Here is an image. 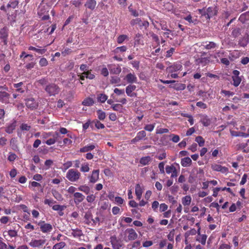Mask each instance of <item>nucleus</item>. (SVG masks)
Returning a JSON list of instances; mask_svg holds the SVG:
<instances>
[{
    "mask_svg": "<svg viewBox=\"0 0 249 249\" xmlns=\"http://www.w3.org/2000/svg\"><path fill=\"white\" fill-rule=\"evenodd\" d=\"M20 128L22 131H29L31 128V126L26 124H22L20 125Z\"/></svg>",
    "mask_w": 249,
    "mask_h": 249,
    "instance_id": "nucleus-53",
    "label": "nucleus"
},
{
    "mask_svg": "<svg viewBox=\"0 0 249 249\" xmlns=\"http://www.w3.org/2000/svg\"><path fill=\"white\" fill-rule=\"evenodd\" d=\"M95 199V196L93 195H91L89 196H87V200L88 202H93Z\"/></svg>",
    "mask_w": 249,
    "mask_h": 249,
    "instance_id": "nucleus-61",
    "label": "nucleus"
},
{
    "mask_svg": "<svg viewBox=\"0 0 249 249\" xmlns=\"http://www.w3.org/2000/svg\"><path fill=\"white\" fill-rule=\"evenodd\" d=\"M25 105L28 108L31 110L35 109L38 107V103L33 98H30L26 99Z\"/></svg>",
    "mask_w": 249,
    "mask_h": 249,
    "instance_id": "nucleus-4",
    "label": "nucleus"
},
{
    "mask_svg": "<svg viewBox=\"0 0 249 249\" xmlns=\"http://www.w3.org/2000/svg\"><path fill=\"white\" fill-rule=\"evenodd\" d=\"M78 189L79 191L85 193L86 194H89L90 192L89 187L86 185L80 186Z\"/></svg>",
    "mask_w": 249,
    "mask_h": 249,
    "instance_id": "nucleus-34",
    "label": "nucleus"
},
{
    "mask_svg": "<svg viewBox=\"0 0 249 249\" xmlns=\"http://www.w3.org/2000/svg\"><path fill=\"white\" fill-rule=\"evenodd\" d=\"M170 137H172L171 140L174 142H178L180 140L179 136L177 135L172 134L170 135Z\"/></svg>",
    "mask_w": 249,
    "mask_h": 249,
    "instance_id": "nucleus-59",
    "label": "nucleus"
},
{
    "mask_svg": "<svg viewBox=\"0 0 249 249\" xmlns=\"http://www.w3.org/2000/svg\"><path fill=\"white\" fill-rule=\"evenodd\" d=\"M71 234L74 237H80L82 235V231L81 230H79L78 229L72 230V232H71Z\"/></svg>",
    "mask_w": 249,
    "mask_h": 249,
    "instance_id": "nucleus-32",
    "label": "nucleus"
},
{
    "mask_svg": "<svg viewBox=\"0 0 249 249\" xmlns=\"http://www.w3.org/2000/svg\"><path fill=\"white\" fill-rule=\"evenodd\" d=\"M39 63L41 67L46 66L48 64V61L47 60V59L45 58H41L39 61Z\"/></svg>",
    "mask_w": 249,
    "mask_h": 249,
    "instance_id": "nucleus-55",
    "label": "nucleus"
},
{
    "mask_svg": "<svg viewBox=\"0 0 249 249\" xmlns=\"http://www.w3.org/2000/svg\"><path fill=\"white\" fill-rule=\"evenodd\" d=\"M211 167L213 170L221 172L222 173H225L228 171L227 167H223L221 165L217 164H212Z\"/></svg>",
    "mask_w": 249,
    "mask_h": 249,
    "instance_id": "nucleus-9",
    "label": "nucleus"
},
{
    "mask_svg": "<svg viewBox=\"0 0 249 249\" xmlns=\"http://www.w3.org/2000/svg\"><path fill=\"white\" fill-rule=\"evenodd\" d=\"M175 168H176V167L173 165H167L165 167L166 172L167 174H170V173L173 172Z\"/></svg>",
    "mask_w": 249,
    "mask_h": 249,
    "instance_id": "nucleus-50",
    "label": "nucleus"
},
{
    "mask_svg": "<svg viewBox=\"0 0 249 249\" xmlns=\"http://www.w3.org/2000/svg\"><path fill=\"white\" fill-rule=\"evenodd\" d=\"M45 90L50 96H55L60 91L59 87L54 83H51L47 85Z\"/></svg>",
    "mask_w": 249,
    "mask_h": 249,
    "instance_id": "nucleus-2",
    "label": "nucleus"
},
{
    "mask_svg": "<svg viewBox=\"0 0 249 249\" xmlns=\"http://www.w3.org/2000/svg\"><path fill=\"white\" fill-rule=\"evenodd\" d=\"M126 231L128 233L127 238L128 240H134L138 237V234L133 229H127Z\"/></svg>",
    "mask_w": 249,
    "mask_h": 249,
    "instance_id": "nucleus-10",
    "label": "nucleus"
},
{
    "mask_svg": "<svg viewBox=\"0 0 249 249\" xmlns=\"http://www.w3.org/2000/svg\"><path fill=\"white\" fill-rule=\"evenodd\" d=\"M96 4L95 0H87L84 6L91 10H93L95 8Z\"/></svg>",
    "mask_w": 249,
    "mask_h": 249,
    "instance_id": "nucleus-15",
    "label": "nucleus"
},
{
    "mask_svg": "<svg viewBox=\"0 0 249 249\" xmlns=\"http://www.w3.org/2000/svg\"><path fill=\"white\" fill-rule=\"evenodd\" d=\"M66 208L65 205H55L52 207L54 211H62Z\"/></svg>",
    "mask_w": 249,
    "mask_h": 249,
    "instance_id": "nucleus-44",
    "label": "nucleus"
},
{
    "mask_svg": "<svg viewBox=\"0 0 249 249\" xmlns=\"http://www.w3.org/2000/svg\"><path fill=\"white\" fill-rule=\"evenodd\" d=\"M125 79H126L129 83H135L137 81L136 76L134 74L131 73L127 74L125 77Z\"/></svg>",
    "mask_w": 249,
    "mask_h": 249,
    "instance_id": "nucleus-19",
    "label": "nucleus"
},
{
    "mask_svg": "<svg viewBox=\"0 0 249 249\" xmlns=\"http://www.w3.org/2000/svg\"><path fill=\"white\" fill-rule=\"evenodd\" d=\"M10 95L5 91H0V102L7 104L9 103Z\"/></svg>",
    "mask_w": 249,
    "mask_h": 249,
    "instance_id": "nucleus-6",
    "label": "nucleus"
},
{
    "mask_svg": "<svg viewBox=\"0 0 249 249\" xmlns=\"http://www.w3.org/2000/svg\"><path fill=\"white\" fill-rule=\"evenodd\" d=\"M45 242V239H33L29 243V245L33 248H39L43 246Z\"/></svg>",
    "mask_w": 249,
    "mask_h": 249,
    "instance_id": "nucleus-7",
    "label": "nucleus"
},
{
    "mask_svg": "<svg viewBox=\"0 0 249 249\" xmlns=\"http://www.w3.org/2000/svg\"><path fill=\"white\" fill-rule=\"evenodd\" d=\"M120 81V78L117 76L112 77L110 80V82L112 84H118Z\"/></svg>",
    "mask_w": 249,
    "mask_h": 249,
    "instance_id": "nucleus-54",
    "label": "nucleus"
},
{
    "mask_svg": "<svg viewBox=\"0 0 249 249\" xmlns=\"http://www.w3.org/2000/svg\"><path fill=\"white\" fill-rule=\"evenodd\" d=\"M39 225L41 231L44 233L50 232L53 230L52 225L49 223H45L44 221L39 222Z\"/></svg>",
    "mask_w": 249,
    "mask_h": 249,
    "instance_id": "nucleus-5",
    "label": "nucleus"
},
{
    "mask_svg": "<svg viewBox=\"0 0 249 249\" xmlns=\"http://www.w3.org/2000/svg\"><path fill=\"white\" fill-rule=\"evenodd\" d=\"M202 46L206 50L213 49L217 47V44L213 41L204 43Z\"/></svg>",
    "mask_w": 249,
    "mask_h": 249,
    "instance_id": "nucleus-17",
    "label": "nucleus"
},
{
    "mask_svg": "<svg viewBox=\"0 0 249 249\" xmlns=\"http://www.w3.org/2000/svg\"><path fill=\"white\" fill-rule=\"evenodd\" d=\"M99 170H94L92 171L91 175L89 176V181L91 183L96 182L99 179Z\"/></svg>",
    "mask_w": 249,
    "mask_h": 249,
    "instance_id": "nucleus-8",
    "label": "nucleus"
},
{
    "mask_svg": "<svg viewBox=\"0 0 249 249\" xmlns=\"http://www.w3.org/2000/svg\"><path fill=\"white\" fill-rule=\"evenodd\" d=\"M182 68V66L180 64H174L172 66H170L167 68L166 70L170 73L177 71L180 70Z\"/></svg>",
    "mask_w": 249,
    "mask_h": 249,
    "instance_id": "nucleus-14",
    "label": "nucleus"
},
{
    "mask_svg": "<svg viewBox=\"0 0 249 249\" xmlns=\"http://www.w3.org/2000/svg\"><path fill=\"white\" fill-rule=\"evenodd\" d=\"M16 126V123L14 122L10 125H9L6 128V132L9 134H11L13 132V130L15 129Z\"/></svg>",
    "mask_w": 249,
    "mask_h": 249,
    "instance_id": "nucleus-27",
    "label": "nucleus"
},
{
    "mask_svg": "<svg viewBox=\"0 0 249 249\" xmlns=\"http://www.w3.org/2000/svg\"><path fill=\"white\" fill-rule=\"evenodd\" d=\"M74 201L76 204L81 202L85 198V196L80 193L76 192L73 194Z\"/></svg>",
    "mask_w": 249,
    "mask_h": 249,
    "instance_id": "nucleus-12",
    "label": "nucleus"
},
{
    "mask_svg": "<svg viewBox=\"0 0 249 249\" xmlns=\"http://www.w3.org/2000/svg\"><path fill=\"white\" fill-rule=\"evenodd\" d=\"M94 104L93 100L91 98H87L85 99L82 102V104L84 106H90Z\"/></svg>",
    "mask_w": 249,
    "mask_h": 249,
    "instance_id": "nucleus-28",
    "label": "nucleus"
},
{
    "mask_svg": "<svg viewBox=\"0 0 249 249\" xmlns=\"http://www.w3.org/2000/svg\"><path fill=\"white\" fill-rule=\"evenodd\" d=\"M142 192V189L141 188L140 185L137 184L135 187V194L138 200L141 199Z\"/></svg>",
    "mask_w": 249,
    "mask_h": 249,
    "instance_id": "nucleus-21",
    "label": "nucleus"
},
{
    "mask_svg": "<svg viewBox=\"0 0 249 249\" xmlns=\"http://www.w3.org/2000/svg\"><path fill=\"white\" fill-rule=\"evenodd\" d=\"M8 36L7 32L6 30L4 28L0 30V38L5 40ZM5 44H6L5 40L4 41Z\"/></svg>",
    "mask_w": 249,
    "mask_h": 249,
    "instance_id": "nucleus-33",
    "label": "nucleus"
},
{
    "mask_svg": "<svg viewBox=\"0 0 249 249\" xmlns=\"http://www.w3.org/2000/svg\"><path fill=\"white\" fill-rule=\"evenodd\" d=\"M98 118L100 120H104L106 118V113L105 112L101 110H98L97 111Z\"/></svg>",
    "mask_w": 249,
    "mask_h": 249,
    "instance_id": "nucleus-39",
    "label": "nucleus"
},
{
    "mask_svg": "<svg viewBox=\"0 0 249 249\" xmlns=\"http://www.w3.org/2000/svg\"><path fill=\"white\" fill-rule=\"evenodd\" d=\"M110 242L113 249H120L124 245L123 240L114 235L110 237Z\"/></svg>",
    "mask_w": 249,
    "mask_h": 249,
    "instance_id": "nucleus-3",
    "label": "nucleus"
},
{
    "mask_svg": "<svg viewBox=\"0 0 249 249\" xmlns=\"http://www.w3.org/2000/svg\"><path fill=\"white\" fill-rule=\"evenodd\" d=\"M1 237H0V249H9L7 245L1 241Z\"/></svg>",
    "mask_w": 249,
    "mask_h": 249,
    "instance_id": "nucleus-64",
    "label": "nucleus"
},
{
    "mask_svg": "<svg viewBox=\"0 0 249 249\" xmlns=\"http://www.w3.org/2000/svg\"><path fill=\"white\" fill-rule=\"evenodd\" d=\"M191 202V197L190 196H186L182 198V203L184 205H189Z\"/></svg>",
    "mask_w": 249,
    "mask_h": 249,
    "instance_id": "nucleus-30",
    "label": "nucleus"
},
{
    "mask_svg": "<svg viewBox=\"0 0 249 249\" xmlns=\"http://www.w3.org/2000/svg\"><path fill=\"white\" fill-rule=\"evenodd\" d=\"M8 234L11 237L17 236V232L15 230H9L8 231Z\"/></svg>",
    "mask_w": 249,
    "mask_h": 249,
    "instance_id": "nucleus-62",
    "label": "nucleus"
},
{
    "mask_svg": "<svg viewBox=\"0 0 249 249\" xmlns=\"http://www.w3.org/2000/svg\"><path fill=\"white\" fill-rule=\"evenodd\" d=\"M241 34V29L235 28L233 29L231 35L234 37H237Z\"/></svg>",
    "mask_w": 249,
    "mask_h": 249,
    "instance_id": "nucleus-38",
    "label": "nucleus"
},
{
    "mask_svg": "<svg viewBox=\"0 0 249 249\" xmlns=\"http://www.w3.org/2000/svg\"><path fill=\"white\" fill-rule=\"evenodd\" d=\"M180 163L183 167H188L191 165L192 160L189 157H185L181 159Z\"/></svg>",
    "mask_w": 249,
    "mask_h": 249,
    "instance_id": "nucleus-20",
    "label": "nucleus"
},
{
    "mask_svg": "<svg viewBox=\"0 0 249 249\" xmlns=\"http://www.w3.org/2000/svg\"><path fill=\"white\" fill-rule=\"evenodd\" d=\"M23 85L22 82H19L17 84H15L14 85V86L15 88H17V91L18 92H19L20 93H23L24 92V90L22 89L21 88H20V87Z\"/></svg>",
    "mask_w": 249,
    "mask_h": 249,
    "instance_id": "nucleus-45",
    "label": "nucleus"
},
{
    "mask_svg": "<svg viewBox=\"0 0 249 249\" xmlns=\"http://www.w3.org/2000/svg\"><path fill=\"white\" fill-rule=\"evenodd\" d=\"M164 164L165 163L164 162H161L159 164L158 167L161 174H164L165 173L164 169Z\"/></svg>",
    "mask_w": 249,
    "mask_h": 249,
    "instance_id": "nucleus-56",
    "label": "nucleus"
},
{
    "mask_svg": "<svg viewBox=\"0 0 249 249\" xmlns=\"http://www.w3.org/2000/svg\"><path fill=\"white\" fill-rule=\"evenodd\" d=\"M111 107L115 111H118L120 112H123V107L121 104H113Z\"/></svg>",
    "mask_w": 249,
    "mask_h": 249,
    "instance_id": "nucleus-29",
    "label": "nucleus"
},
{
    "mask_svg": "<svg viewBox=\"0 0 249 249\" xmlns=\"http://www.w3.org/2000/svg\"><path fill=\"white\" fill-rule=\"evenodd\" d=\"M17 158V155L14 153H10L8 157V160L10 161H14Z\"/></svg>",
    "mask_w": 249,
    "mask_h": 249,
    "instance_id": "nucleus-63",
    "label": "nucleus"
},
{
    "mask_svg": "<svg viewBox=\"0 0 249 249\" xmlns=\"http://www.w3.org/2000/svg\"><path fill=\"white\" fill-rule=\"evenodd\" d=\"M197 61L199 63H201L205 65L209 63V59L206 57H201L199 58Z\"/></svg>",
    "mask_w": 249,
    "mask_h": 249,
    "instance_id": "nucleus-48",
    "label": "nucleus"
},
{
    "mask_svg": "<svg viewBox=\"0 0 249 249\" xmlns=\"http://www.w3.org/2000/svg\"><path fill=\"white\" fill-rule=\"evenodd\" d=\"M136 86L129 85L126 88V93L128 96L132 97L134 96L132 93V91L136 89Z\"/></svg>",
    "mask_w": 249,
    "mask_h": 249,
    "instance_id": "nucleus-22",
    "label": "nucleus"
},
{
    "mask_svg": "<svg viewBox=\"0 0 249 249\" xmlns=\"http://www.w3.org/2000/svg\"><path fill=\"white\" fill-rule=\"evenodd\" d=\"M146 135V132L144 130H142L137 133L136 137H137V139L140 141L145 137Z\"/></svg>",
    "mask_w": 249,
    "mask_h": 249,
    "instance_id": "nucleus-43",
    "label": "nucleus"
},
{
    "mask_svg": "<svg viewBox=\"0 0 249 249\" xmlns=\"http://www.w3.org/2000/svg\"><path fill=\"white\" fill-rule=\"evenodd\" d=\"M239 20L242 23H245L249 20V12H246L240 15Z\"/></svg>",
    "mask_w": 249,
    "mask_h": 249,
    "instance_id": "nucleus-25",
    "label": "nucleus"
},
{
    "mask_svg": "<svg viewBox=\"0 0 249 249\" xmlns=\"http://www.w3.org/2000/svg\"><path fill=\"white\" fill-rule=\"evenodd\" d=\"M207 237V236L206 234H203L201 235V237L200 238H197L196 240V241H198L199 242H200L201 243V244L204 245L206 243Z\"/></svg>",
    "mask_w": 249,
    "mask_h": 249,
    "instance_id": "nucleus-46",
    "label": "nucleus"
},
{
    "mask_svg": "<svg viewBox=\"0 0 249 249\" xmlns=\"http://www.w3.org/2000/svg\"><path fill=\"white\" fill-rule=\"evenodd\" d=\"M52 193L54 197L58 201H61L63 200L62 196L56 190L53 189Z\"/></svg>",
    "mask_w": 249,
    "mask_h": 249,
    "instance_id": "nucleus-24",
    "label": "nucleus"
},
{
    "mask_svg": "<svg viewBox=\"0 0 249 249\" xmlns=\"http://www.w3.org/2000/svg\"><path fill=\"white\" fill-rule=\"evenodd\" d=\"M80 171L82 172H88L89 171V168L88 163L82 164Z\"/></svg>",
    "mask_w": 249,
    "mask_h": 249,
    "instance_id": "nucleus-47",
    "label": "nucleus"
},
{
    "mask_svg": "<svg viewBox=\"0 0 249 249\" xmlns=\"http://www.w3.org/2000/svg\"><path fill=\"white\" fill-rule=\"evenodd\" d=\"M207 19H210L211 18L216 15L217 10L215 7H209L207 9Z\"/></svg>",
    "mask_w": 249,
    "mask_h": 249,
    "instance_id": "nucleus-13",
    "label": "nucleus"
},
{
    "mask_svg": "<svg viewBox=\"0 0 249 249\" xmlns=\"http://www.w3.org/2000/svg\"><path fill=\"white\" fill-rule=\"evenodd\" d=\"M152 160V159L150 156L143 157L141 158L140 163L143 165H148L149 162Z\"/></svg>",
    "mask_w": 249,
    "mask_h": 249,
    "instance_id": "nucleus-23",
    "label": "nucleus"
},
{
    "mask_svg": "<svg viewBox=\"0 0 249 249\" xmlns=\"http://www.w3.org/2000/svg\"><path fill=\"white\" fill-rule=\"evenodd\" d=\"M200 122L205 126H209L211 123V120L207 115L201 116Z\"/></svg>",
    "mask_w": 249,
    "mask_h": 249,
    "instance_id": "nucleus-18",
    "label": "nucleus"
},
{
    "mask_svg": "<svg viewBox=\"0 0 249 249\" xmlns=\"http://www.w3.org/2000/svg\"><path fill=\"white\" fill-rule=\"evenodd\" d=\"M108 68L110 71V73L113 74H119L121 71V68L119 65H108Z\"/></svg>",
    "mask_w": 249,
    "mask_h": 249,
    "instance_id": "nucleus-11",
    "label": "nucleus"
},
{
    "mask_svg": "<svg viewBox=\"0 0 249 249\" xmlns=\"http://www.w3.org/2000/svg\"><path fill=\"white\" fill-rule=\"evenodd\" d=\"M92 124H94L95 127L98 129H103L105 127V125L101 123L98 120H96L92 122Z\"/></svg>",
    "mask_w": 249,
    "mask_h": 249,
    "instance_id": "nucleus-35",
    "label": "nucleus"
},
{
    "mask_svg": "<svg viewBox=\"0 0 249 249\" xmlns=\"http://www.w3.org/2000/svg\"><path fill=\"white\" fill-rule=\"evenodd\" d=\"M98 101L104 103L107 99V96L104 94H99L97 96Z\"/></svg>",
    "mask_w": 249,
    "mask_h": 249,
    "instance_id": "nucleus-37",
    "label": "nucleus"
},
{
    "mask_svg": "<svg viewBox=\"0 0 249 249\" xmlns=\"http://www.w3.org/2000/svg\"><path fill=\"white\" fill-rule=\"evenodd\" d=\"M141 22L142 20L140 18H137L131 20L130 21V24L132 26H134L135 25L138 24L140 27H142Z\"/></svg>",
    "mask_w": 249,
    "mask_h": 249,
    "instance_id": "nucleus-41",
    "label": "nucleus"
},
{
    "mask_svg": "<svg viewBox=\"0 0 249 249\" xmlns=\"http://www.w3.org/2000/svg\"><path fill=\"white\" fill-rule=\"evenodd\" d=\"M100 221V218L99 217H96L94 219L93 218L91 219V226L94 227L96 224Z\"/></svg>",
    "mask_w": 249,
    "mask_h": 249,
    "instance_id": "nucleus-58",
    "label": "nucleus"
},
{
    "mask_svg": "<svg viewBox=\"0 0 249 249\" xmlns=\"http://www.w3.org/2000/svg\"><path fill=\"white\" fill-rule=\"evenodd\" d=\"M196 233V231L195 229H192L191 230L187 231L185 233V236L186 238L188 237L190 235H195Z\"/></svg>",
    "mask_w": 249,
    "mask_h": 249,
    "instance_id": "nucleus-52",
    "label": "nucleus"
},
{
    "mask_svg": "<svg viewBox=\"0 0 249 249\" xmlns=\"http://www.w3.org/2000/svg\"><path fill=\"white\" fill-rule=\"evenodd\" d=\"M29 50L34 51L40 54H43L46 52V49H37L33 46H30L29 47Z\"/></svg>",
    "mask_w": 249,
    "mask_h": 249,
    "instance_id": "nucleus-31",
    "label": "nucleus"
},
{
    "mask_svg": "<svg viewBox=\"0 0 249 249\" xmlns=\"http://www.w3.org/2000/svg\"><path fill=\"white\" fill-rule=\"evenodd\" d=\"M168 208V206L165 203H162L160 205V211L165 212Z\"/></svg>",
    "mask_w": 249,
    "mask_h": 249,
    "instance_id": "nucleus-57",
    "label": "nucleus"
},
{
    "mask_svg": "<svg viewBox=\"0 0 249 249\" xmlns=\"http://www.w3.org/2000/svg\"><path fill=\"white\" fill-rule=\"evenodd\" d=\"M127 38V36L126 35H120L118 36V38H117V42L119 43V44H121L122 43L124 40L125 39H126Z\"/></svg>",
    "mask_w": 249,
    "mask_h": 249,
    "instance_id": "nucleus-49",
    "label": "nucleus"
},
{
    "mask_svg": "<svg viewBox=\"0 0 249 249\" xmlns=\"http://www.w3.org/2000/svg\"><path fill=\"white\" fill-rule=\"evenodd\" d=\"M92 218V215L91 213L89 211L86 212L84 216V223L89 226H91Z\"/></svg>",
    "mask_w": 249,
    "mask_h": 249,
    "instance_id": "nucleus-16",
    "label": "nucleus"
},
{
    "mask_svg": "<svg viewBox=\"0 0 249 249\" xmlns=\"http://www.w3.org/2000/svg\"><path fill=\"white\" fill-rule=\"evenodd\" d=\"M195 141L198 143V145L200 146L201 147L204 145L205 141L201 136H199L196 137V138Z\"/></svg>",
    "mask_w": 249,
    "mask_h": 249,
    "instance_id": "nucleus-42",
    "label": "nucleus"
},
{
    "mask_svg": "<svg viewBox=\"0 0 249 249\" xmlns=\"http://www.w3.org/2000/svg\"><path fill=\"white\" fill-rule=\"evenodd\" d=\"M144 129L145 130L151 132L154 128V125L153 124H147L144 126Z\"/></svg>",
    "mask_w": 249,
    "mask_h": 249,
    "instance_id": "nucleus-60",
    "label": "nucleus"
},
{
    "mask_svg": "<svg viewBox=\"0 0 249 249\" xmlns=\"http://www.w3.org/2000/svg\"><path fill=\"white\" fill-rule=\"evenodd\" d=\"M95 147V146L93 144L87 145L80 148L79 151L80 152H87L93 150Z\"/></svg>",
    "mask_w": 249,
    "mask_h": 249,
    "instance_id": "nucleus-26",
    "label": "nucleus"
},
{
    "mask_svg": "<svg viewBox=\"0 0 249 249\" xmlns=\"http://www.w3.org/2000/svg\"><path fill=\"white\" fill-rule=\"evenodd\" d=\"M232 80L233 81V85L235 87H237L241 83V79L239 76H232Z\"/></svg>",
    "mask_w": 249,
    "mask_h": 249,
    "instance_id": "nucleus-36",
    "label": "nucleus"
},
{
    "mask_svg": "<svg viewBox=\"0 0 249 249\" xmlns=\"http://www.w3.org/2000/svg\"><path fill=\"white\" fill-rule=\"evenodd\" d=\"M81 176V173L77 170L71 169L68 170L66 174L67 178L71 182L77 181Z\"/></svg>",
    "mask_w": 249,
    "mask_h": 249,
    "instance_id": "nucleus-1",
    "label": "nucleus"
},
{
    "mask_svg": "<svg viewBox=\"0 0 249 249\" xmlns=\"http://www.w3.org/2000/svg\"><path fill=\"white\" fill-rule=\"evenodd\" d=\"M83 74L86 75V77L87 78H89V79H93L95 77L94 75L91 74L89 71H87L84 72Z\"/></svg>",
    "mask_w": 249,
    "mask_h": 249,
    "instance_id": "nucleus-51",
    "label": "nucleus"
},
{
    "mask_svg": "<svg viewBox=\"0 0 249 249\" xmlns=\"http://www.w3.org/2000/svg\"><path fill=\"white\" fill-rule=\"evenodd\" d=\"M66 246V243L64 242H60L58 243L55 244L53 249H62Z\"/></svg>",
    "mask_w": 249,
    "mask_h": 249,
    "instance_id": "nucleus-40",
    "label": "nucleus"
}]
</instances>
